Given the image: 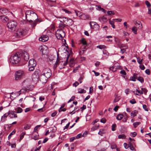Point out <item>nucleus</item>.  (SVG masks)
I'll list each match as a JSON object with an SVG mask.
<instances>
[{
	"label": "nucleus",
	"instance_id": "27",
	"mask_svg": "<svg viewBox=\"0 0 151 151\" xmlns=\"http://www.w3.org/2000/svg\"><path fill=\"white\" fill-rule=\"evenodd\" d=\"M0 11L2 13H6L8 12V10L4 8H2L0 9Z\"/></svg>",
	"mask_w": 151,
	"mask_h": 151
},
{
	"label": "nucleus",
	"instance_id": "26",
	"mask_svg": "<svg viewBox=\"0 0 151 151\" xmlns=\"http://www.w3.org/2000/svg\"><path fill=\"white\" fill-rule=\"evenodd\" d=\"M86 91L83 89L79 88L78 89V93H85Z\"/></svg>",
	"mask_w": 151,
	"mask_h": 151
},
{
	"label": "nucleus",
	"instance_id": "32",
	"mask_svg": "<svg viewBox=\"0 0 151 151\" xmlns=\"http://www.w3.org/2000/svg\"><path fill=\"white\" fill-rule=\"evenodd\" d=\"M66 21L69 23L68 26L72 25L73 24V21L71 19H68V20Z\"/></svg>",
	"mask_w": 151,
	"mask_h": 151
},
{
	"label": "nucleus",
	"instance_id": "17",
	"mask_svg": "<svg viewBox=\"0 0 151 151\" xmlns=\"http://www.w3.org/2000/svg\"><path fill=\"white\" fill-rule=\"evenodd\" d=\"M89 18L90 16L89 15L85 14H82L80 17L81 19L84 20L89 19Z\"/></svg>",
	"mask_w": 151,
	"mask_h": 151
},
{
	"label": "nucleus",
	"instance_id": "28",
	"mask_svg": "<svg viewBox=\"0 0 151 151\" xmlns=\"http://www.w3.org/2000/svg\"><path fill=\"white\" fill-rule=\"evenodd\" d=\"M81 42L83 45H87V43L85 38H82L81 40Z\"/></svg>",
	"mask_w": 151,
	"mask_h": 151
},
{
	"label": "nucleus",
	"instance_id": "59",
	"mask_svg": "<svg viewBox=\"0 0 151 151\" xmlns=\"http://www.w3.org/2000/svg\"><path fill=\"white\" fill-rule=\"evenodd\" d=\"M75 98V96H72L71 99L68 101V103H69L70 102V101H73V100H74Z\"/></svg>",
	"mask_w": 151,
	"mask_h": 151
},
{
	"label": "nucleus",
	"instance_id": "56",
	"mask_svg": "<svg viewBox=\"0 0 151 151\" xmlns=\"http://www.w3.org/2000/svg\"><path fill=\"white\" fill-rule=\"evenodd\" d=\"M120 73L122 75H125L126 74V73L124 70H121L120 72Z\"/></svg>",
	"mask_w": 151,
	"mask_h": 151
},
{
	"label": "nucleus",
	"instance_id": "9",
	"mask_svg": "<svg viewBox=\"0 0 151 151\" xmlns=\"http://www.w3.org/2000/svg\"><path fill=\"white\" fill-rule=\"evenodd\" d=\"M27 31L25 29H19L16 32L17 35L19 37H21L27 35Z\"/></svg>",
	"mask_w": 151,
	"mask_h": 151
},
{
	"label": "nucleus",
	"instance_id": "42",
	"mask_svg": "<svg viewBox=\"0 0 151 151\" xmlns=\"http://www.w3.org/2000/svg\"><path fill=\"white\" fill-rule=\"evenodd\" d=\"M126 137V136L124 134L119 135L118 136V138L119 139H125Z\"/></svg>",
	"mask_w": 151,
	"mask_h": 151
},
{
	"label": "nucleus",
	"instance_id": "1",
	"mask_svg": "<svg viewBox=\"0 0 151 151\" xmlns=\"http://www.w3.org/2000/svg\"><path fill=\"white\" fill-rule=\"evenodd\" d=\"M25 18L33 28L38 23L41 22L40 20L38 19V16L37 14L32 10H28L26 12Z\"/></svg>",
	"mask_w": 151,
	"mask_h": 151
},
{
	"label": "nucleus",
	"instance_id": "60",
	"mask_svg": "<svg viewBox=\"0 0 151 151\" xmlns=\"http://www.w3.org/2000/svg\"><path fill=\"white\" fill-rule=\"evenodd\" d=\"M120 99V98L118 96H116L114 100V102H116L118 101Z\"/></svg>",
	"mask_w": 151,
	"mask_h": 151
},
{
	"label": "nucleus",
	"instance_id": "11",
	"mask_svg": "<svg viewBox=\"0 0 151 151\" xmlns=\"http://www.w3.org/2000/svg\"><path fill=\"white\" fill-rule=\"evenodd\" d=\"M39 50L42 53V55H47L48 52V47L45 45L40 46L39 47Z\"/></svg>",
	"mask_w": 151,
	"mask_h": 151
},
{
	"label": "nucleus",
	"instance_id": "55",
	"mask_svg": "<svg viewBox=\"0 0 151 151\" xmlns=\"http://www.w3.org/2000/svg\"><path fill=\"white\" fill-rule=\"evenodd\" d=\"M116 127V124H113L112 126V131H114L115 130V128Z\"/></svg>",
	"mask_w": 151,
	"mask_h": 151
},
{
	"label": "nucleus",
	"instance_id": "30",
	"mask_svg": "<svg viewBox=\"0 0 151 151\" xmlns=\"http://www.w3.org/2000/svg\"><path fill=\"white\" fill-rule=\"evenodd\" d=\"M104 130V129H100L98 134L100 135L101 136H102L103 134L105 133Z\"/></svg>",
	"mask_w": 151,
	"mask_h": 151
},
{
	"label": "nucleus",
	"instance_id": "35",
	"mask_svg": "<svg viewBox=\"0 0 151 151\" xmlns=\"http://www.w3.org/2000/svg\"><path fill=\"white\" fill-rule=\"evenodd\" d=\"M123 116V115L122 114H118L116 116V119L118 120H121Z\"/></svg>",
	"mask_w": 151,
	"mask_h": 151
},
{
	"label": "nucleus",
	"instance_id": "45",
	"mask_svg": "<svg viewBox=\"0 0 151 151\" xmlns=\"http://www.w3.org/2000/svg\"><path fill=\"white\" fill-rule=\"evenodd\" d=\"M145 3L146 5H147V7L149 8L151 6V5L149 2L147 0H146L145 1Z\"/></svg>",
	"mask_w": 151,
	"mask_h": 151
},
{
	"label": "nucleus",
	"instance_id": "36",
	"mask_svg": "<svg viewBox=\"0 0 151 151\" xmlns=\"http://www.w3.org/2000/svg\"><path fill=\"white\" fill-rule=\"evenodd\" d=\"M16 132V130L14 129L13 130L12 132L10 133L8 137V139L9 140L11 138L12 135L14 134Z\"/></svg>",
	"mask_w": 151,
	"mask_h": 151
},
{
	"label": "nucleus",
	"instance_id": "7",
	"mask_svg": "<svg viewBox=\"0 0 151 151\" xmlns=\"http://www.w3.org/2000/svg\"><path fill=\"white\" fill-rule=\"evenodd\" d=\"M19 54V56L20 57L21 60L27 61L29 60V55L26 52L23 51Z\"/></svg>",
	"mask_w": 151,
	"mask_h": 151
},
{
	"label": "nucleus",
	"instance_id": "57",
	"mask_svg": "<svg viewBox=\"0 0 151 151\" xmlns=\"http://www.w3.org/2000/svg\"><path fill=\"white\" fill-rule=\"evenodd\" d=\"M28 66L29 67V71H32L34 70L35 67H32L31 66Z\"/></svg>",
	"mask_w": 151,
	"mask_h": 151
},
{
	"label": "nucleus",
	"instance_id": "6",
	"mask_svg": "<svg viewBox=\"0 0 151 151\" xmlns=\"http://www.w3.org/2000/svg\"><path fill=\"white\" fill-rule=\"evenodd\" d=\"M17 25V22L14 21H10L7 24V26L10 31H15L16 29V27Z\"/></svg>",
	"mask_w": 151,
	"mask_h": 151
},
{
	"label": "nucleus",
	"instance_id": "5",
	"mask_svg": "<svg viewBox=\"0 0 151 151\" xmlns=\"http://www.w3.org/2000/svg\"><path fill=\"white\" fill-rule=\"evenodd\" d=\"M34 87L33 85H31L23 87L19 91V92H20V93H19V95L22 93H28L29 91H32L33 90Z\"/></svg>",
	"mask_w": 151,
	"mask_h": 151
},
{
	"label": "nucleus",
	"instance_id": "62",
	"mask_svg": "<svg viewBox=\"0 0 151 151\" xmlns=\"http://www.w3.org/2000/svg\"><path fill=\"white\" fill-rule=\"evenodd\" d=\"M133 77L135 79H138V75L136 73H134L133 75Z\"/></svg>",
	"mask_w": 151,
	"mask_h": 151
},
{
	"label": "nucleus",
	"instance_id": "64",
	"mask_svg": "<svg viewBox=\"0 0 151 151\" xmlns=\"http://www.w3.org/2000/svg\"><path fill=\"white\" fill-rule=\"evenodd\" d=\"M82 136V134H78L76 137H75L76 139H79Z\"/></svg>",
	"mask_w": 151,
	"mask_h": 151
},
{
	"label": "nucleus",
	"instance_id": "8",
	"mask_svg": "<svg viewBox=\"0 0 151 151\" xmlns=\"http://www.w3.org/2000/svg\"><path fill=\"white\" fill-rule=\"evenodd\" d=\"M56 35L58 39H61L65 36V33L62 29H58L56 32Z\"/></svg>",
	"mask_w": 151,
	"mask_h": 151
},
{
	"label": "nucleus",
	"instance_id": "49",
	"mask_svg": "<svg viewBox=\"0 0 151 151\" xmlns=\"http://www.w3.org/2000/svg\"><path fill=\"white\" fill-rule=\"evenodd\" d=\"M75 12L76 13V15L77 16H79L80 17V16L81 15V12L79 11H75Z\"/></svg>",
	"mask_w": 151,
	"mask_h": 151
},
{
	"label": "nucleus",
	"instance_id": "47",
	"mask_svg": "<svg viewBox=\"0 0 151 151\" xmlns=\"http://www.w3.org/2000/svg\"><path fill=\"white\" fill-rule=\"evenodd\" d=\"M97 47L99 49H102L106 48V46L104 45H99L97 46Z\"/></svg>",
	"mask_w": 151,
	"mask_h": 151
},
{
	"label": "nucleus",
	"instance_id": "44",
	"mask_svg": "<svg viewBox=\"0 0 151 151\" xmlns=\"http://www.w3.org/2000/svg\"><path fill=\"white\" fill-rule=\"evenodd\" d=\"M109 22L110 24L111 25L112 27L113 28H115V25H114V21H111V20H110L109 21Z\"/></svg>",
	"mask_w": 151,
	"mask_h": 151
},
{
	"label": "nucleus",
	"instance_id": "2",
	"mask_svg": "<svg viewBox=\"0 0 151 151\" xmlns=\"http://www.w3.org/2000/svg\"><path fill=\"white\" fill-rule=\"evenodd\" d=\"M51 70L48 68H44L42 72V74L40 76V80L43 83H45L47 79L51 76Z\"/></svg>",
	"mask_w": 151,
	"mask_h": 151
},
{
	"label": "nucleus",
	"instance_id": "15",
	"mask_svg": "<svg viewBox=\"0 0 151 151\" xmlns=\"http://www.w3.org/2000/svg\"><path fill=\"white\" fill-rule=\"evenodd\" d=\"M1 20L4 23H6L9 20L8 17L4 15H1L0 16Z\"/></svg>",
	"mask_w": 151,
	"mask_h": 151
},
{
	"label": "nucleus",
	"instance_id": "33",
	"mask_svg": "<svg viewBox=\"0 0 151 151\" xmlns=\"http://www.w3.org/2000/svg\"><path fill=\"white\" fill-rule=\"evenodd\" d=\"M26 133L25 132H23L20 135L19 141H20L24 138V135H25Z\"/></svg>",
	"mask_w": 151,
	"mask_h": 151
},
{
	"label": "nucleus",
	"instance_id": "39",
	"mask_svg": "<svg viewBox=\"0 0 151 151\" xmlns=\"http://www.w3.org/2000/svg\"><path fill=\"white\" fill-rule=\"evenodd\" d=\"M141 123L140 122H136L133 123V125L134 126V128H136L137 126L140 124Z\"/></svg>",
	"mask_w": 151,
	"mask_h": 151
},
{
	"label": "nucleus",
	"instance_id": "19",
	"mask_svg": "<svg viewBox=\"0 0 151 151\" xmlns=\"http://www.w3.org/2000/svg\"><path fill=\"white\" fill-rule=\"evenodd\" d=\"M59 54H57V60H56V62L55 65H54V66L53 67V68L54 69H55L57 66V65H59V64L60 59H59Z\"/></svg>",
	"mask_w": 151,
	"mask_h": 151
},
{
	"label": "nucleus",
	"instance_id": "3",
	"mask_svg": "<svg viewBox=\"0 0 151 151\" xmlns=\"http://www.w3.org/2000/svg\"><path fill=\"white\" fill-rule=\"evenodd\" d=\"M19 52L12 54L10 57L9 60L13 64H17L21 60L20 56H19Z\"/></svg>",
	"mask_w": 151,
	"mask_h": 151
},
{
	"label": "nucleus",
	"instance_id": "63",
	"mask_svg": "<svg viewBox=\"0 0 151 151\" xmlns=\"http://www.w3.org/2000/svg\"><path fill=\"white\" fill-rule=\"evenodd\" d=\"M106 122V120L105 118H102L100 120V122L103 123H105Z\"/></svg>",
	"mask_w": 151,
	"mask_h": 151
},
{
	"label": "nucleus",
	"instance_id": "14",
	"mask_svg": "<svg viewBox=\"0 0 151 151\" xmlns=\"http://www.w3.org/2000/svg\"><path fill=\"white\" fill-rule=\"evenodd\" d=\"M48 39V37L46 35H42L39 38V40L42 42H46L47 41Z\"/></svg>",
	"mask_w": 151,
	"mask_h": 151
},
{
	"label": "nucleus",
	"instance_id": "20",
	"mask_svg": "<svg viewBox=\"0 0 151 151\" xmlns=\"http://www.w3.org/2000/svg\"><path fill=\"white\" fill-rule=\"evenodd\" d=\"M135 25L136 26H138V27L139 29H141L142 28V24L141 22L139 21L136 22L135 23Z\"/></svg>",
	"mask_w": 151,
	"mask_h": 151
},
{
	"label": "nucleus",
	"instance_id": "61",
	"mask_svg": "<svg viewBox=\"0 0 151 151\" xmlns=\"http://www.w3.org/2000/svg\"><path fill=\"white\" fill-rule=\"evenodd\" d=\"M65 49L64 47V46L63 45H62L58 49V52L62 50H65Z\"/></svg>",
	"mask_w": 151,
	"mask_h": 151
},
{
	"label": "nucleus",
	"instance_id": "13",
	"mask_svg": "<svg viewBox=\"0 0 151 151\" xmlns=\"http://www.w3.org/2000/svg\"><path fill=\"white\" fill-rule=\"evenodd\" d=\"M22 84L23 87L29 86L30 85V80L29 79H25L22 82Z\"/></svg>",
	"mask_w": 151,
	"mask_h": 151
},
{
	"label": "nucleus",
	"instance_id": "22",
	"mask_svg": "<svg viewBox=\"0 0 151 151\" xmlns=\"http://www.w3.org/2000/svg\"><path fill=\"white\" fill-rule=\"evenodd\" d=\"M9 112L7 114L6 113L4 114L1 118V121L3 122H4L7 116L9 115Z\"/></svg>",
	"mask_w": 151,
	"mask_h": 151
},
{
	"label": "nucleus",
	"instance_id": "4",
	"mask_svg": "<svg viewBox=\"0 0 151 151\" xmlns=\"http://www.w3.org/2000/svg\"><path fill=\"white\" fill-rule=\"evenodd\" d=\"M25 75V73L24 70H19L15 73V79L16 81H18L22 79Z\"/></svg>",
	"mask_w": 151,
	"mask_h": 151
},
{
	"label": "nucleus",
	"instance_id": "52",
	"mask_svg": "<svg viewBox=\"0 0 151 151\" xmlns=\"http://www.w3.org/2000/svg\"><path fill=\"white\" fill-rule=\"evenodd\" d=\"M107 13L108 15H111L114 14V12L112 11H108L107 12Z\"/></svg>",
	"mask_w": 151,
	"mask_h": 151
},
{
	"label": "nucleus",
	"instance_id": "54",
	"mask_svg": "<svg viewBox=\"0 0 151 151\" xmlns=\"http://www.w3.org/2000/svg\"><path fill=\"white\" fill-rule=\"evenodd\" d=\"M137 61L139 64H141L142 60V59H141L139 57L137 58Z\"/></svg>",
	"mask_w": 151,
	"mask_h": 151
},
{
	"label": "nucleus",
	"instance_id": "50",
	"mask_svg": "<svg viewBox=\"0 0 151 151\" xmlns=\"http://www.w3.org/2000/svg\"><path fill=\"white\" fill-rule=\"evenodd\" d=\"M62 10L65 12L66 13L68 14H70L71 13V12L69 11L68 10L65 9H63Z\"/></svg>",
	"mask_w": 151,
	"mask_h": 151
},
{
	"label": "nucleus",
	"instance_id": "53",
	"mask_svg": "<svg viewBox=\"0 0 151 151\" xmlns=\"http://www.w3.org/2000/svg\"><path fill=\"white\" fill-rule=\"evenodd\" d=\"M129 102L132 104H135L136 103V101L134 99H133L130 100Z\"/></svg>",
	"mask_w": 151,
	"mask_h": 151
},
{
	"label": "nucleus",
	"instance_id": "40",
	"mask_svg": "<svg viewBox=\"0 0 151 151\" xmlns=\"http://www.w3.org/2000/svg\"><path fill=\"white\" fill-rule=\"evenodd\" d=\"M137 80L141 83H143L144 82V79L142 77H139Z\"/></svg>",
	"mask_w": 151,
	"mask_h": 151
},
{
	"label": "nucleus",
	"instance_id": "37",
	"mask_svg": "<svg viewBox=\"0 0 151 151\" xmlns=\"http://www.w3.org/2000/svg\"><path fill=\"white\" fill-rule=\"evenodd\" d=\"M132 30L134 34H137V28L136 27H133L132 28Z\"/></svg>",
	"mask_w": 151,
	"mask_h": 151
},
{
	"label": "nucleus",
	"instance_id": "29",
	"mask_svg": "<svg viewBox=\"0 0 151 151\" xmlns=\"http://www.w3.org/2000/svg\"><path fill=\"white\" fill-rule=\"evenodd\" d=\"M15 110L17 111L16 113H21L23 110L20 107H18L16 109H15Z\"/></svg>",
	"mask_w": 151,
	"mask_h": 151
},
{
	"label": "nucleus",
	"instance_id": "23",
	"mask_svg": "<svg viewBox=\"0 0 151 151\" xmlns=\"http://www.w3.org/2000/svg\"><path fill=\"white\" fill-rule=\"evenodd\" d=\"M39 137V135L38 134V132H37L35 134L34 133H33L32 136L31 137L32 139L36 140L38 139Z\"/></svg>",
	"mask_w": 151,
	"mask_h": 151
},
{
	"label": "nucleus",
	"instance_id": "38",
	"mask_svg": "<svg viewBox=\"0 0 151 151\" xmlns=\"http://www.w3.org/2000/svg\"><path fill=\"white\" fill-rule=\"evenodd\" d=\"M97 23L95 22H90L89 23L91 27V29L93 28V27H94L95 25Z\"/></svg>",
	"mask_w": 151,
	"mask_h": 151
},
{
	"label": "nucleus",
	"instance_id": "31",
	"mask_svg": "<svg viewBox=\"0 0 151 151\" xmlns=\"http://www.w3.org/2000/svg\"><path fill=\"white\" fill-rule=\"evenodd\" d=\"M64 23H60L59 24V27L60 28H64L66 26H68V25H66L64 24Z\"/></svg>",
	"mask_w": 151,
	"mask_h": 151
},
{
	"label": "nucleus",
	"instance_id": "25",
	"mask_svg": "<svg viewBox=\"0 0 151 151\" xmlns=\"http://www.w3.org/2000/svg\"><path fill=\"white\" fill-rule=\"evenodd\" d=\"M138 113V111L137 110H134L133 111L131 114V116H133V118L136 116L137 113Z\"/></svg>",
	"mask_w": 151,
	"mask_h": 151
},
{
	"label": "nucleus",
	"instance_id": "18",
	"mask_svg": "<svg viewBox=\"0 0 151 151\" xmlns=\"http://www.w3.org/2000/svg\"><path fill=\"white\" fill-rule=\"evenodd\" d=\"M59 18V21L61 22V23H66V21L68 20V18L65 17H58Z\"/></svg>",
	"mask_w": 151,
	"mask_h": 151
},
{
	"label": "nucleus",
	"instance_id": "48",
	"mask_svg": "<svg viewBox=\"0 0 151 151\" xmlns=\"http://www.w3.org/2000/svg\"><path fill=\"white\" fill-rule=\"evenodd\" d=\"M117 147V145L116 144L114 143L112 144L111 145V147L112 149L116 148Z\"/></svg>",
	"mask_w": 151,
	"mask_h": 151
},
{
	"label": "nucleus",
	"instance_id": "24",
	"mask_svg": "<svg viewBox=\"0 0 151 151\" xmlns=\"http://www.w3.org/2000/svg\"><path fill=\"white\" fill-rule=\"evenodd\" d=\"M118 47L120 48H122L123 47H124L125 49H127L128 46L124 44H118Z\"/></svg>",
	"mask_w": 151,
	"mask_h": 151
},
{
	"label": "nucleus",
	"instance_id": "12",
	"mask_svg": "<svg viewBox=\"0 0 151 151\" xmlns=\"http://www.w3.org/2000/svg\"><path fill=\"white\" fill-rule=\"evenodd\" d=\"M36 65V61L34 59H32L29 60L28 62V66H31L32 67H35Z\"/></svg>",
	"mask_w": 151,
	"mask_h": 151
},
{
	"label": "nucleus",
	"instance_id": "58",
	"mask_svg": "<svg viewBox=\"0 0 151 151\" xmlns=\"http://www.w3.org/2000/svg\"><path fill=\"white\" fill-rule=\"evenodd\" d=\"M143 109L146 111H148V110L147 108V106L146 105L144 104L143 105Z\"/></svg>",
	"mask_w": 151,
	"mask_h": 151
},
{
	"label": "nucleus",
	"instance_id": "41",
	"mask_svg": "<svg viewBox=\"0 0 151 151\" xmlns=\"http://www.w3.org/2000/svg\"><path fill=\"white\" fill-rule=\"evenodd\" d=\"M16 112L14 111H12L11 112V114H12V115L13 116V118H17V116L16 114Z\"/></svg>",
	"mask_w": 151,
	"mask_h": 151
},
{
	"label": "nucleus",
	"instance_id": "46",
	"mask_svg": "<svg viewBox=\"0 0 151 151\" xmlns=\"http://www.w3.org/2000/svg\"><path fill=\"white\" fill-rule=\"evenodd\" d=\"M31 127V125H30L27 124L24 127V129L25 130H27L29 129Z\"/></svg>",
	"mask_w": 151,
	"mask_h": 151
},
{
	"label": "nucleus",
	"instance_id": "43",
	"mask_svg": "<svg viewBox=\"0 0 151 151\" xmlns=\"http://www.w3.org/2000/svg\"><path fill=\"white\" fill-rule=\"evenodd\" d=\"M115 65H114L113 66L109 68V69L113 71H116V68H115Z\"/></svg>",
	"mask_w": 151,
	"mask_h": 151
},
{
	"label": "nucleus",
	"instance_id": "10",
	"mask_svg": "<svg viewBox=\"0 0 151 151\" xmlns=\"http://www.w3.org/2000/svg\"><path fill=\"white\" fill-rule=\"evenodd\" d=\"M40 71L39 70L35 71L32 74V81L35 82H36L38 81L40 76L39 73Z\"/></svg>",
	"mask_w": 151,
	"mask_h": 151
},
{
	"label": "nucleus",
	"instance_id": "21",
	"mask_svg": "<svg viewBox=\"0 0 151 151\" xmlns=\"http://www.w3.org/2000/svg\"><path fill=\"white\" fill-rule=\"evenodd\" d=\"M107 15H105L99 18V20L101 22H106L107 19Z\"/></svg>",
	"mask_w": 151,
	"mask_h": 151
},
{
	"label": "nucleus",
	"instance_id": "51",
	"mask_svg": "<svg viewBox=\"0 0 151 151\" xmlns=\"http://www.w3.org/2000/svg\"><path fill=\"white\" fill-rule=\"evenodd\" d=\"M137 135V133L135 132H134L132 133H131L130 134V135L132 137H135Z\"/></svg>",
	"mask_w": 151,
	"mask_h": 151
},
{
	"label": "nucleus",
	"instance_id": "34",
	"mask_svg": "<svg viewBox=\"0 0 151 151\" xmlns=\"http://www.w3.org/2000/svg\"><path fill=\"white\" fill-rule=\"evenodd\" d=\"M100 28V26L97 23L95 25L94 27H93L92 29H93L94 30H98Z\"/></svg>",
	"mask_w": 151,
	"mask_h": 151
},
{
	"label": "nucleus",
	"instance_id": "16",
	"mask_svg": "<svg viewBox=\"0 0 151 151\" xmlns=\"http://www.w3.org/2000/svg\"><path fill=\"white\" fill-rule=\"evenodd\" d=\"M66 47V49H65V51H67L68 54L67 55V56L66 58V60H68L70 57V56L72 54L73 52L71 50H69V51H68V46H65Z\"/></svg>",
	"mask_w": 151,
	"mask_h": 151
}]
</instances>
